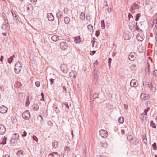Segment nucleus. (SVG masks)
I'll use <instances>...</instances> for the list:
<instances>
[{"instance_id": "obj_59", "label": "nucleus", "mask_w": 157, "mask_h": 157, "mask_svg": "<svg viewBox=\"0 0 157 157\" xmlns=\"http://www.w3.org/2000/svg\"><path fill=\"white\" fill-rule=\"evenodd\" d=\"M99 64L97 60H96L95 62L94 63V66L95 67V65H98Z\"/></svg>"}, {"instance_id": "obj_41", "label": "nucleus", "mask_w": 157, "mask_h": 157, "mask_svg": "<svg viewBox=\"0 0 157 157\" xmlns=\"http://www.w3.org/2000/svg\"><path fill=\"white\" fill-rule=\"evenodd\" d=\"M35 84L36 86L37 87H39L40 86V83L39 81H36Z\"/></svg>"}, {"instance_id": "obj_10", "label": "nucleus", "mask_w": 157, "mask_h": 157, "mask_svg": "<svg viewBox=\"0 0 157 157\" xmlns=\"http://www.w3.org/2000/svg\"><path fill=\"white\" fill-rule=\"evenodd\" d=\"M141 97L142 98V100H146L149 98V95L147 93H142L141 94Z\"/></svg>"}, {"instance_id": "obj_62", "label": "nucleus", "mask_w": 157, "mask_h": 157, "mask_svg": "<svg viewBox=\"0 0 157 157\" xmlns=\"http://www.w3.org/2000/svg\"><path fill=\"white\" fill-rule=\"evenodd\" d=\"M54 108L56 110V112H58L59 111V109L57 106H56Z\"/></svg>"}, {"instance_id": "obj_38", "label": "nucleus", "mask_w": 157, "mask_h": 157, "mask_svg": "<svg viewBox=\"0 0 157 157\" xmlns=\"http://www.w3.org/2000/svg\"><path fill=\"white\" fill-rule=\"evenodd\" d=\"M32 137V138L36 142H38V139L36 136L35 135H33Z\"/></svg>"}, {"instance_id": "obj_49", "label": "nucleus", "mask_w": 157, "mask_h": 157, "mask_svg": "<svg viewBox=\"0 0 157 157\" xmlns=\"http://www.w3.org/2000/svg\"><path fill=\"white\" fill-rule=\"evenodd\" d=\"M58 153L57 152H53L52 153H50L49 154L50 155H51L52 157H54V154H56V155H57L58 154Z\"/></svg>"}, {"instance_id": "obj_1", "label": "nucleus", "mask_w": 157, "mask_h": 157, "mask_svg": "<svg viewBox=\"0 0 157 157\" xmlns=\"http://www.w3.org/2000/svg\"><path fill=\"white\" fill-rule=\"evenodd\" d=\"M147 108L144 110V113H142L140 116V118L142 120L143 122H146V121L147 117L144 116L147 115V113L150 109L151 106V103L150 101H148L146 103Z\"/></svg>"}, {"instance_id": "obj_58", "label": "nucleus", "mask_w": 157, "mask_h": 157, "mask_svg": "<svg viewBox=\"0 0 157 157\" xmlns=\"http://www.w3.org/2000/svg\"><path fill=\"white\" fill-rule=\"evenodd\" d=\"M65 149L67 151H69L70 150L69 147L67 146H65Z\"/></svg>"}, {"instance_id": "obj_11", "label": "nucleus", "mask_w": 157, "mask_h": 157, "mask_svg": "<svg viewBox=\"0 0 157 157\" xmlns=\"http://www.w3.org/2000/svg\"><path fill=\"white\" fill-rule=\"evenodd\" d=\"M8 110V108L4 105H2L0 108V112L2 113H6Z\"/></svg>"}, {"instance_id": "obj_60", "label": "nucleus", "mask_w": 157, "mask_h": 157, "mask_svg": "<svg viewBox=\"0 0 157 157\" xmlns=\"http://www.w3.org/2000/svg\"><path fill=\"white\" fill-rule=\"evenodd\" d=\"M4 21L6 22H7V21H8V19L7 18V17L6 16H5L4 17Z\"/></svg>"}, {"instance_id": "obj_33", "label": "nucleus", "mask_w": 157, "mask_h": 157, "mask_svg": "<svg viewBox=\"0 0 157 157\" xmlns=\"http://www.w3.org/2000/svg\"><path fill=\"white\" fill-rule=\"evenodd\" d=\"M101 26L103 29H105V25L104 22V20H102L101 21Z\"/></svg>"}, {"instance_id": "obj_46", "label": "nucleus", "mask_w": 157, "mask_h": 157, "mask_svg": "<svg viewBox=\"0 0 157 157\" xmlns=\"http://www.w3.org/2000/svg\"><path fill=\"white\" fill-rule=\"evenodd\" d=\"M100 32L99 30L96 31L95 35L97 37L98 36L100 35Z\"/></svg>"}, {"instance_id": "obj_16", "label": "nucleus", "mask_w": 157, "mask_h": 157, "mask_svg": "<svg viewBox=\"0 0 157 157\" xmlns=\"http://www.w3.org/2000/svg\"><path fill=\"white\" fill-rule=\"evenodd\" d=\"M76 72L75 71H72L70 73H69V76L72 79L74 78H76L75 74H76Z\"/></svg>"}, {"instance_id": "obj_30", "label": "nucleus", "mask_w": 157, "mask_h": 157, "mask_svg": "<svg viewBox=\"0 0 157 157\" xmlns=\"http://www.w3.org/2000/svg\"><path fill=\"white\" fill-rule=\"evenodd\" d=\"M37 119L40 123H41L43 121V118L40 115H39L37 117Z\"/></svg>"}, {"instance_id": "obj_3", "label": "nucleus", "mask_w": 157, "mask_h": 157, "mask_svg": "<svg viewBox=\"0 0 157 157\" xmlns=\"http://www.w3.org/2000/svg\"><path fill=\"white\" fill-rule=\"evenodd\" d=\"M22 63L20 61H17L15 65L14 70L16 73L18 74L21 71L22 67Z\"/></svg>"}, {"instance_id": "obj_20", "label": "nucleus", "mask_w": 157, "mask_h": 157, "mask_svg": "<svg viewBox=\"0 0 157 157\" xmlns=\"http://www.w3.org/2000/svg\"><path fill=\"white\" fill-rule=\"evenodd\" d=\"M9 26L8 22H7L6 24H3L2 26V30H5Z\"/></svg>"}, {"instance_id": "obj_51", "label": "nucleus", "mask_w": 157, "mask_h": 157, "mask_svg": "<svg viewBox=\"0 0 157 157\" xmlns=\"http://www.w3.org/2000/svg\"><path fill=\"white\" fill-rule=\"evenodd\" d=\"M112 59L111 58H108V63H109V67H110V64H111V61H112Z\"/></svg>"}, {"instance_id": "obj_19", "label": "nucleus", "mask_w": 157, "mask_h": 157, "mask_svg": "<svg viewBox=\"0 0 157 157\" xmlns=\"http://www.w3.org/2000/svg\"><path fill=\"white\" fill-rule=\"evenodd\" d=\"M11 12L13 18V20L16 21L17 23L19 22L18 17L15 13L13 12Z\"/></svg>"}, {"instance_id": "obj_61", "label": "nucleus", "mask_w": 157, "mask_h": 157, "mask_svg": "<svg viewBox=\"0 0 157 157\" xmlns=\"http://www.w3.org/2000/svg\"><path fill=\"white\" fill-rule=\"evenodd\" d=\"M125 132L124 130L123 129H121V132L122 134H124L125 133Z\"/></svg>"}, {"instance_id": "obj_54", "label": "nucleus", "mask_w": 157, "mask_h": 157, "mask_svg": "<svg viewBox=\"0 0 157 157\" xmlns=\"http://www.w3.org/2000/svg\"><path fill=\"white\" fill-rule=\"evenodd\" d=\"M98 94H97L95 93V94H94L93 95V98L94 99H95L96 98H98Z\"/></svg>"}, {"instance_id": "obj_35", "label": "nucleus", "mask_w": 157, "mask_h": 157, "mask_svg": "<svg viewBox=\"0 0 157 157\" xmlns=\"http://www.w3.org/2000/svg\"><path fill=\"white\" fill-rule=\"evenodd\" d=\"M141 14L140 13L137 14L135 16L136 18L135 19V20L136 21H138L139 20V18Z\"/></svg>"}, {"instance_id": "obj_9", "label": "nucleus", "mask_w": 157, "mask_h": 157, "mask_svg": "<svg viewBox=\"0 0 157 157\" xmlns=\"http://www.w3.org/2000/svg\"><path fill=\"white\" fill-rule=\"evenodd\" d=\"M61 70L64 73H67L68 71V69L66 65L62 64L61 66Z\"/></svg>"}, {"instance_id": "obj_63", "label": "nucleus", "mask_w": 157, "mask_h": 157, "mask_svg": "<svg viewBox=\"0 0 157 157\" xmlns=\"http://www.w3.org/2000/svg\"><path fill=\"white\" fill-rule=\"evenodd\" d=\"M3 157H10V156L9 155L6 154L4 155H3Z\"/></svg>"}, {"instance_id": "obj_8", "label": "nucleus", "mask_w": 157, "mask_h": 157, "mask_svg": "<svg viewBox=\"0 0 157 157\" xmlns=\"http://www.w3.org/2000/svg\"><path fill=\"white\" fill-rule=\"evenodd\" d=\"M100 134L102 137L106 138L108 135V133L107 131L104 130H100L99 131Z\"/></svg>"}, {"instance_id": "obj_56", "label": "nucleus", "mask_w": 157, "mask_h": 157, "mask_svg": "<svg viewBox=\"0 0 157 157\" xmlns=\"http://www.w3.org/2000/svg\"><path fill=\"white\" fill-rule=\"evenodd\" d=\"M54 79L52 78H51L50 79V84L52 85L54 83Z\"/></svg>"}, {"instance_id": "obj_42", "label": "nucleus", "mask_w": 157, "mask_h": 157, "mask_svg": "<svg viewBox=\"0 0 157 157\" xmlns=\"http://www.w3.org/2000/svg\"><path fill=\"white\" fill-rule=\"evenodd\" d=\"M47 124L49 126H52L53 125V123L52 121H48L47 122Z\"/></svg>"}, {"instance_id": "obj_23", "label": "nucleus", "mask_w": 157, "mask_h": 157, "mask_svg": "<svg viewBox=\"0 0 157 157\" xmlns=\"http://www.w3.org/2000/svg\"><path fill=\"white\" fill-rule=\"evenodd\" d=\"M80 18L82 20H83L85 19V13L84 12H81L80 15Z\"/></svg>"}, {"instance_id": "obj_50", "label": "nucleus", "mask_w": 157, "mask_h": 157, "mask_svg": "<svg viewBox=\"0 0 157 157\" xmlns=\"http://www.w3.org/2000/svg\"><path fill=\"white\" fill-rule=\"evenodd\" d=\"M31 2L34 5H36L37 0H30Z\"/></svg>"}, {"instance_id": "obj_26", "label": "nucleus", "mask_w": 157, "mask_h": 157, "mask_svg": "<svg viewBox=\"0 0 157 157\" xmlns=\"http://www.w3.org/2000/svg\"><path fill=\"white\" fill-rule=\"evenodd\" d=\"M74 41L76 43L79 42L80 41V36H77V37H75Z\"/></svg>"}, {"instance_id": "obj_28", "label": "nucleus", "mask_w": 157, "mask_h": 157, "mask_svg": "<svg viewBox=\"0 0 157 157\" xmlns=\"http://www.w3.org/2000/svg\"><path fill=\"white\" fill-rule=\"evenodd\" d=\"M142 140L143 141L144 143H147V140L146 138V135H144L142 137Z\"/></svg>"}, {"instance_id": "obj_34", "label": "nucleus", "mask_w": 157, "mask_h": 157, "mask_svg": "<svg viewBox=\"0 0 157 157\" xmlns=\"http://www.w3.org/2000/svg\"><path fill=\"white\" fill-rule=\"evenodd\" d=\"M149 83L147 81H144L143 82V85L144 86L148 87L149 85Z\"/></svg>"}, {"instance_id": "obj_15", "label": "nucleus", "mask_w": 157, "mask_h": 157, "mask_svg": "<svg viewBox=\"0 0 157 157\" xmlns=\"http://www.w3.org/2000/svg\"><path fill=\"white\" fill-rule=\"evenodd\" d=\"M19 137V135L17 133H14L13 135V136L11 138L12 140H17Z\"/></svg>"}, {"instance_id": "obj_13", "label": "nucleus", "mask_w": 157, "mask_h": 157, "mask_svg": "<svg viewBox=\"0 0 157 157\" xmlns=\"http://www.w3.org/2000/svg\"><path fill=\"white\" fill-rule=\"evenodd\" d=\"M6 132V128L2 125H0V134L3 135Z\"/></svg>"}, {"instance_id": "obj_31", "label": "nucleus", "mask_w": 157, "mask_h": 157, "mask_svg": "<svg viewBox=\"0 0 157 157\" xmlns=\"http://www.w3.org/2000/svg\"><path fill=\"white\" fill-rule=\"evenodd\" d=\"M150 126L154 128H156V125L154 123L153 121H151L150 123Z\"/></svg>"}, {"instance_id": "obj_39", "label": "nucleus", "mask_w": 157, "mask_h": 157, "mask_svg": "<svg viewBox=\"0 0 157 157\" xmlns=\"http://www.w3.org/2000/svg\"><path fill=\"white\" fill-rule=\"evenodd\" d=\"M87 28L89 30H93V26L91 24L88 25L87 26Z\"/></svg>"}, {"instance_id": "obj_53", "label": "nucleus", "mask_w": 157, "mask_h": 157, "mask_svg": "<svg viewBox=\"0 0 157 157\" xmlns=\"http://www.w3.org/2000/svg\"><path fill=\"white\" fill-rule=\"evenodd\" d=\"M146 73L148 74V75H150L151 73L150 69H147V70H146Z\"/></svg>"}, {"instance_id": "obj_6", "label": "nucleus", "mask_w": 157, "mask_h": 157, "mask_svg": "<svg viewBox=\"0 0 157 157\" xmlns=\"http://www.w3.org/2000/svg\"><path fill=\"white\" fill-rule=\"evenodd\" d=\"M144 38V36L142 32L139 33L137 35V39L140 41H142Z\"/></svg>"}, {"instance_id": "obj_32", "label": "nucleus", "mask_w": 157, "mask_h": 157, "mask_svg": "<svg viewBox=\"0 0 157 157\" xmlns=\"http://www.w3.org/2000/svg\"><path fill=\"white\" fill-rule=\"evenodd\" d=\"M136 66L135 64H133L130 66V68L132 71H135L136 70Z\"/></svg>"}, {"instance_id": "obj_24", "label": "nucleus", "mask_w": 157, "mask_h": 157, "mask_svg": "<svg viewBox=\"0 0 157 157\" xmlns=\"http://www.w3.org/2000/svg\"><path fill=\"white\" fill-rule=\"evenodd\" d=\"M70 21V19L68 17H65L64 18V22L66 24H69Z\"/></svg>"}, {"instance_id": "obj_37", "label": "nucleus", "mask_w": 157, "mask_h": 157, "mask_svg": "<svg viewBox=\"0 0 157 157\" xmlns=\"http://www.w3.org/2000/svg\"><path fill=\"white\" fill-rule=\"evenodd\" d=\"M13 59V57H11L10 58H8V62L10 63L11 64Z\"/></svg>"}, {"instance_id": "obj_14", "label": "nucleus", "mask_w": 157, "mask_h": 157, "mask_svg": "<svg viewBox=\"0 0 157 157\" xmlns=\"http://www.w3.org/2000/svg\"><path fill=\"white\" fill-rule=\"evenodd\" d=\"M60 46L62 50H65L67 48V45L64 42H61L60 43Z\"/></svg>"}, {"instance_id": "obj_25", "label": "nucleus", "mask_w": 157, "mask_h": 157, "mask_svg": "<svg viewBox=\"0 0 157 157\" xmlns=\"http://www.w3.org/2000/svg\"><path fill=\"white\" fill-rule=\"evenodd\" d=\"M52 145L54 148H56L58 146V142H56L54 141L53 142H52Z\"/></svg>"}, {"instance_id": "obj_18", "label": "nucleus", "mask_w": 157, "mask_h": 157, "mask_svg": "<svg viewBox=\"0 0 157 157\" xmlns=\"http://www.w3.org/2000/svg\"><path fill=\"white\" fill-rule=\"evenodd\" d=\"M7 138L5 137H2L0 142V144H1L4 145L6 143Z\"/></svg>"}, {"instance_id": "obj_44", "label": "nucleus", "mask_w": 157, "mask_h": 157, "mask_svg": "<svg viewBox=\"0 0 157 157\" xmlns=\"http://www.w3.org/2000/svg\"><path fill=\"white\" fill-rule=\"evenodd\" d=\"M34 109L35 110L37 111L39 109V106L38 105H34Z\"/></svg>"}, {"instance_id": "obj_17", "label": "nucleus", "mask_w": 157, "mask_h": 157, "mask_svg": "<svg viewBox=\"0 0 157 157\" xmlns=\"http://www.w3.org/2000/svg\"><path fill=\"white\" fill-rule=\"evenodd\" d=\"M56 16L59 19L62 18L63 16V13L62 11H59L56 13Z\"/></svg>"}, {"instance_id": "obj_36", "label": "nucleus", "mask_w": 157, "mask_h": 157, "mask_svg": "<svg viewBox=\"0 0 157 157\" xmlns=\"http://www.w3.org/2000/svg\"><path fill=\"white\" fill-rule=\"evenodd\" d=\"M30 104V101L29 99V97H27V98L26 101L25 106L26 107L28 106Z\"/></svg>"}, {"instance_id": "obj_45", "label": "nucleus", "mask_w": 157, "mask_h": 157, "mask_svg": "<svg viewBox=\"0 0 157 157\" xmlns=\"http://www.w3.org/2000/svg\"><path fill=\"white\" fill-rule=\"evenodd\" d=\"M153 74L154 75L157 76V70H155L153 71Z\"/></svg>"}, {"instance_id": "obj_27", "label": "nucleus", "mask_w": 157, "mask_h": 157, "mask_svg": "<svg viewBox=\"0 0 157 157\" xmlns=\"http://www.w3.org/2000/svg\"><path fill=\"white\" fill-rule=\"evenodd\" d=\"M124 121V118L122 117H120L118 119V122L120 123H122Z\"/></svg>"}, {"instance_id": "obj_21", "label": "nucleus", "mask_w": 157, "mask_h": 157, "mask_svg": "<svg viewBox=\"0 0 157 157\" xmlns=\"http://www.w3.org/2000/svg\"><path fill=\"white\" fill-rule=\"evenodd\" d=\"M59 39V37L57 36L53 35L51 37V39L54 41H57Z\"/></svg>"}, {"instance_id": "obj_29", "label": "nucleus", "mask_w": 157, "mask_h": 157, "mask_svg": "<svg viewBox=\"0 0 157 157\" xmlns=\"http://www.w3.org/2000/svg\"><path fill=\"white\" fill-rule=\"evenodd\" d=\"M148 86L149 87L151 91H153L155 90V88L153 87L152 83H150Z\"/></svg>"}, {"instance_id": "obj_22", "label": "nucleus", "mask_w": 157, "mask_h": 157, "mask_svg": "<svg viewBox=\"0 0 157 157\" xmlns=\"http://www.w3.org/2000/svg\"><path fill=\"white\" fill-rule=\"evenodd\" d=\"M18 157H22L23 156V151L22 150H19L17 153Z\"/></svg>"}, {"instance_id": "obj_7", "label": "nucleus", "mask_w": 157, "mask_h": 157, "mask_svg": "<svg viewBox=\"0 0 157 157\" xmlns=\"http://www.w3.org/2000/svg\"><path fill=\"white\" fill-rule=\"evenodd\" d=\"M130 85L132 87L136 88L138 85V81L135 79H132L130 82Z\"/></svg>"}, {"instance_id": "obj_43", "label": "nucleus", "mask_w": 157, "mask_h": 157, "mask_svg": "<svg viewBox=\"0 0 157 157\" xmlns=\"http://www.w3.org/2000/svg\"><path fill=\"white\" fill-rule=\"evenodd\" d=\"M27 136V132L25 131H24L23 133L22 134V137H25Z\"/></svg>"}, {"instance_id": "obj_57", "label": "nucleus", "mask_w": 157, "mask_h": 157, "mask_svg": "<svg viewBox=\"0 0 157 157\" xmlns=\"http://www.w3.org/2000/svg\"><path fill=\"white\" fill-rule=\"evenodd\" d=\"M96 53V51L94 50L90 52V54L91 55H93L94 54Z\"/></svg>"}, {"instance_id": "obj_5", "label": "nucleus", "mask_w": 157, "mask_h": 157, "mask_svg": "<svg viewBox=\"0 0 157 157\" xmlns=\"http://www.w3.org/2000/svg\"><path fill=\"white\" fill-rule=\"evenodd\" d=\"M136 55L134 52H131L128 55V59L131 61H134L136 58Z\"/></svg>"}, {"instance_id": "obj_47", "label": "nucleus", "mask_w": 157, "mask_h": 157, "mask_svg": "<svg viewBox=\"0 0 157 157\" xmlns=\"http://www.w3.org/2000/svg\"><path fill=\"white\" fill-rule=\"evenodd\" d=\"M62 88L63 89V92L65 94L66 93V88L65 86H62Z\"/></svg>"}, {"instance_id": "obj_64", "label": "nucleus", "mask_w": 157, "mask_h": 157, "mask_svg": "<svg viewBox=\"0 0 157 157\" xmlns=\"http://www.w3.org/2000/svg\"><path fill=\"white\" fill-rule=\"evenodd\" d=\"M106 6L107 7V8H108V9H107V11L108 12H110L111 11V9H109V8L108 5L107 4V5H106Z\"/></svg>"}, {"instance_id": "obj_55", "label": "nucleus", "mask_w": 157, "mask_h": 157, "mask_svg": "<svg viewBox=\"0 0 157 157\" xmlns=\"http://www.w3.org/2000/svg\"><path fill=\"white\" fill-rule=\"evenodd\" d=\"M86 19L87 20L89 21L90 19V15H87L86 17Z\"/></svg>"}, {"instance_id": "obj_12", "label": "nucleus", "mask_w": 157, "mask_h": 157, "mask_svg": "<svg viewBox=\"0 0 157 157\" xmlns=\"http://www.w3.org/2000/svg\"><path fill=\"white\" fill-rule=\"evenodd\" d=\"M47 17L49 21H52L54 20V17L52 13H47Z\"/></svg>"}, {"instance_id": "obj_2", "label": "nucleus", "mask_w": 157, "mask_h": 157, "mask_svg": "<svg viewBox=\"0 0 157 157\" xmlns=\"http://www.w3.org/2000/svg\"><path fill=\"white\" fill-rule=\"evenodd\" d=\"M140 6L136 2L132 3L129 9L130 12L134 14L138 12V10Z\"/></svg>"}, {"instance_id": "obj_40", "label": "nucleus", "mask_w": 157, "mask_h": 157, "mask_svg": "<svg viewBox=\"0 0 157 157\" xmlns=\"http://www.w3.org/2000/svg\"><path fill=\"white\" fill-rule=\"evenodd\" d=\"M132 14L130 12L128 13V17L129 20H130V18L132 17L133 19V16L132 15Z\"/></svg>"}, {"instance_id": "obj_48", "label": "nucleus", "mask_w": 157, "mask_h": 157, "mask_svg": "<svg viewBox=\"0 0 157 157\" xmlns=\"http://www.w3.org/2000/svg\"><path fill=\"white\" fill-rule=\"evenodd\" d=\"M0 91L3 92L4 91V87L2 86H0Z\"/></svg>"}, {"instance_id": "obj_4", "label": "nucleus", "mask_w": 157, "mask_h": 157, "mask_svg": "<svg viewBox=\"0 0 157 157\" xmlns=\"http://www.w3.org/2000/svg\"><path fill=\"white\" fill-rule=\"evenodd\" d=\"M22 117L25 120H29L30 117V113L28 110L24 112L22 114Z\"/></svg>"}, {"instance_id": "obj_52", "label": "nucleus", "mask_w": 157, "mask_h": 157, "mask_svg": "<svg viewBox=\"0 0 157 157\" xmlns=\"http://www.w3.org/2000/svg\"><path fill=\"white\" fill-rule=\"evenodd\" d=\"M152 147L155 150L157 148L156 144L155 143H154L152 144Z\"/></svg>"}]
</instances>
